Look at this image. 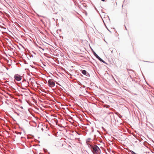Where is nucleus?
<instances>
[{
    "instance_id": "obj_17",
    "label": "nucleus",
    "mask_w": 154,
    "mask_h": 154,
    "mask_svg": "<svg viewBox=\"0 0 154 154\" xmlns=\"http://www.w3.org/2000/svg\"><path fill=\"white\" fill-rule=\"evenodd\" d=\"M39 48H42H42L41 47H39Z\"/></svg>"
},
{
    "instance_id": "obj_6",
    "label": "nucleus",
    "mask_w": 154,
    "mask_h": 154,
    "mask_svg": "<svg viewBox=\"0 0 154 154\" xmlns=\"http://www.w3.org/2000/svg\"><path fill=\"white\" fill-rule=\"evenodd\" d=\"M91 140V139L90 138H88L86 140V143L87 145H88V144H89L90 145L92 144L91 142L90 141V140Z\"/></svg>"
},
{
    "instance_id": "obj_1",
    "label": "nucleus",
    "mask_w": 154,
    "mask_h": 154,
    "mask_svg": "<svg viewBox=\"0 0 154 154\" xmlns=\"http://www.w3.org/2000/svg\"><path fill=\"white\" fill-rule=\"evenodd\" d=\"M88 147L91 149L94 154H100L101 150L97 145L88 144Z\"/></svg>"
},
{
    "instance_id": "obj_22",
    "label": "nucleus",
    "mask_w": 154,
    "mask_h": 154,
    "mask_svg": "<svg viewBox=\"0 0 154 154\" xmlns=\"http://www.w3.org/2000/svg\"><path fill=\"white\" fill-rule=\"evenodd\" d=\"M146 62H148V61H146Z\"/></svg>"
},
{
    "instance_id": "obj_15",
    "label": "nucleus",
    "mask_w": 154,
    "mask_h": 154,
    "mask_svg": "<svg viewBox=\"0 0 154 154\" xmlns=\"http://www.w3.org/2000/svg\"><path fill=\"white\" fill-rule=\"evenodd\" d=\"M125 28L127 30V29H126V26H125Z\"/></svg>"
},
{
    "instance_id": "obj_18",
    "label": "nucleus",
    "mask_w": 154,
    "mask_h": 154,
    "mask_svg": "<svg viewBox=\"0 0 154 154\" xmlns=\"http://www.w3.org/2000/svg\"><path fill=\"white\" fill-rule=\"evenodd\" d=\"M42 130H43V129L42 128Z\"/></svg>"
},
{
    "instance_id": "obj_21",
    "label": "nucleus",
    "mask_w": 154,
    "mask_h": 154,
    "mask_svg": "<svg viewBox=\"0 0 154 154\" xmlns=\"http://www.w3.org/2000/svg\"><path fill=\"white\" fill-rule=\"evenodd\" d=\"M24 80H25V79H24V80H23V81H24Z\"/></svg>"
},
{
    "instance_id": "obj_14",
    "label": "nucleus",
    "mask_w": 154,
    "mask_h": 154,
    "mask_svg": "<svg viewBox=\"0 0 154 154\" xmlns=\"http://www.w3.org/2000/svg\"><path fill=\"white\" fill-rule=\"evenodd\" d=\"M102 128H103V129H104V128H103V127H102Z\"/></svg>"
},
{
    "instance_id": "obj_16",
    "label": "nucleus",
    "mask_w": 154,
    "mask_h": 154,
    "mask_svg": "<svg viewBox=\"0 0 154 154\" xmlns=\"http://www.w3.org/2000/svg\"><path fill=\"white\" fill-rule=\"evenodd\" d=\"M17 115H19V114L18 113H17Z\"/></svg>"
},
{
    "instance_id": "obj_10",
    "label": "nucleus",
    "mask_w": 154,
    "mask_h": 154,
    "mask_svg": "<svg viewBox=\"0 0 154 154\" xmlns=\"http://www.w3.org/2000/svg\"><path fill=\"white\" fill-rule=\"evenodd\" d=\"M45 82V83L46 84L47 83V80H45V82Z\"/></svg>"
},
{
    "instance_id": "obj_19",
    "label": "nucleus",
    "mask_w": 154,
    "mask_h": 154,
    "mask_svg": "<svg viewBox=\"0 0 154 154\" xmlns=\"http://www.w3.org/2000/svg\"><path fill=\"white\" fill-rule=\"evenodd\" d=\"M21 108H23V107H22V106L21 107Z\"/></svg>"
},
{
    "instance_id": "obj_11",
    "label": "nucleus",
    "mask_w": 154,
    "mask_h": 154,
    "mask_svg": "<svg viewBox=\"0 0 154 154\" xmlns=\"http://www.w3.org/2000/svg\"><path fill=\"white\" fill-rule=\"evenodd\" d=\"M104 24H105L104 23ZM105 26H106V27L107 28V29L108 30L109 32H111V31H110V30H109V29H108L107 28V27L106 26V25H105Z\"/></svg>"
},
{
    "instance_id": "obj_12",
    "label": "nucleus",
    "mask_w": 154,
    "mask_h": 154,
    "mask_svg": "<svg viewBox=\"0 0 154 154\" xmlns=\"http://www.w3.org/2000/svg\"><path fill=\"white\" fill-rule=\"evenodd\" d=\"M102 1L104 2L105 0H101Z\"/></svg>"
},
{
    "instance_id": "obj_8",
    "label": "nucleus",
    "mask_w": 154,
    "mask_h": 154,
    "mask_svg": "<svg viewBox=\"0 0 154 154\" xmlns=\"http://www.w3.org/2000/svg\"><path fill=\"white\" fill-rule=\"evenodd\" d=\"M44 150L45 152H46L48 151L47 149H44Z\"/></svg>"
},
{
    "instance_id": "obj_9",
    "label": "nucleus",
    "mask_w": 154,
    "mask_h": 154,
    "mask_svg": "<svg viewBox=\"0 0 154 154\" xmlns=\"http://www.w3.org/2000/svg\"><path fill=\"white\" fill-rule=\"evenodd\" d=\"M109 105H106V107L107 108H109Z\"/></svg>"
},
{
    "instance_id": "obj_2",
    "label": "nucleus",
    "mask_w": 154,
    "mask_h": 154,
    "mask_svg": "<svg viewBox=\"0 0 154 154\" xmlns=\"http://www.w3.org/2000/svg\"><path fill=\"white\" fill-rule=\"evenodd\" d=\"M48 84L49 86L50 87H54L55 85L54 81L52 79H50L48 80Z\"/></svg>"
},
{
    "instance_id": "obj_13",
    "label": "nucleus",
    "mask_w": 154,
    "mask_h": 154,
    "mask_svg": "<svg viewBox=\"0 0 154 154\" xmlns=\"http://www.w3.org/2000/svg\"><path fill=\"white\" fill-rule=\"evenodd\" d=\"M19 134H21V132H19Z\"/></svg>"
},
{
    "instance_id": "obj_3",
    "label": "nucleus",
    "mask_w": 154,
    "mask_h": 154,
    "mask_svg": "<svg viewBox=\"0 0 154 154\" xmlns=\"http://www.w3.org/2000/svg\"><path fill=\"white\" fill-rule=\"evenodd\" d=\"M93 52L94 55L100 61L103 62V63L108 65V64L106 63L104 60L102 59L98 55L96 54V53L94 51H93Z\"/></svg>"
},
{
    "instance_id": "obj_20",
    "label": "nucleus",
    "mask_w": 154,
    "mask_h": 154,
    "mask_svg": "<svg viewBox=\"0 0 154 154\" xmlns=\"http://www.w3.org/2000/svg\"><path fill=\"white\" fill-rule=\"evenodd\" d=\"M24 80H25V79H24V80H23V81H24Z\"/></svg>"
},
{
    "instance_id": "obj_5",
    "label": "nucleus",
    "mask_w": 154,
    "mask_h": 154,
    "mask_svg": "<svg viewBox=\"0 0 154 154\" xmlns=\"http://www.w3.org/2000/svg\"><path fill=\"white\" fill-rule=\"evenodd\" d=\"M81 72L84 75H85L87 77H90V75L89 73H88L86 70H81Z\"/></svg>"
},
{
    "instance_id": "obj_4",
    "label": "nucleus",
    "mask_w": 154,
    "mask_h": 154,
    "mask_svg": "<svg viewBox=\"0 0 154 154\" xmlns=\"http://www.w3.org/2000/svg\"><path fill=\"white\" fill-rule=\"evenodd\" d=\"M15 79L18 81H20L21 79V77L19 75L16 74L14 75Z\"/></svg>"
},
{
    "instance_id": "obj_7",
    "label": "nucleus",
    "mask_w": 154,
    "mask_h": 154,
    "mask_svg": "<svg viewBox=\"0 0 154 154\" xmlns=\"http://www.w3.org/2000/svg\"><path fill=\"white\" fill-rule=\"evenodd\" d=\"M131 152L132 154H137L136 153H135L133 151L131 150Z\"/></svg>"
}]
</instances>
